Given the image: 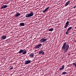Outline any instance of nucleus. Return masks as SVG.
Listing matches in <instances>:
<instances>
[{
	"label": "nucleus",
	"instance_id": "f257e3e1",
	"mask_svg": "<svg viewBox=\"0 0 76 76\" xmlns=\"http://www.w3.org/2000/svg\"><path fill=\"white\" fill-rule=\"evenodd\" d=\"M67 43L64 42L62 48V49H63L64 53H66L69 48V45L67 44Z\"/></svg>",
	"mask_w": 76,
	"mask_h": 76
},
{
	"label": "nucleus",
	"instance_id": "f03ea898",
	"mask_svg": "<svg viewBox=\"0 0 76 76\" xmlns=\"http://www.w3.org/2000/svg\"><path fill=\"white\" fill-rule=\"evenodd\" d=\"M34 16V12L32 11H31L30 14H27L26 16V18H29V17H32Z\"/></svg>",
	"mask_w": 76,
	"mask_h": 76
},
{
	"label": "nucleus",
	"instance_id": "7ed1b4c3",
	"mask_svg": "<svg viewBox=\"0 0 76 76\" xmlns=\"http://www.w3.org/2000/svg\"><path fill=\"white\" fill-rule=\"evenodd\" d=\"M22 53V54L23 55L26 54V50H25V51H24V50H23L21 49L18 52V53H19V54H20V53Z\"/></svg>",
	"mask_w": 76,
	"mask_h": 76
},
{
	"label": "nucleus",
	"instance_id": "20e7f679",
	"mask_svg": "<svg viewBox=\"0 0 76 76\" xmlns=\"http://www.w3.org/2000/svg\"><path fill=\"white\" fill-rule=\"evenodd\" d=\"M41 46H42V44H40L37 45L34 48L35 50H37V49H38V48H40V47H41Z\"/></svg>",
	"mask_w": 76,
	"mask_h": 76
},
{
	"label": "nucleus",
	"instance_id": "39448f33",
	"mask_svg": "<svg viewBox=\"0 0 76 76\" xmlns=\"http://www.w3.org/2000/svg\"><path fill=\"white\" fill-rule=\"evenodd\" d=\"M44 38H43V39H41L40 40V43H42V42H44L46 41L47 40V39H44Z\"/></svg>",
	"mask_w": 76,
	"mask_h": 76
},
{
	"label": "nucleus",
	"instance_id": "423d86ee",
	"mask_svg": "<svg viewBox=\"0 0 76 76\" xmlns=\"http://www.w3.org/2000/svg\"><path fill=\"white\" fill-rule=\"evenodd\" d=\"M7 38V36L5 35H3L1 37V39L2 40H3L6 39Z\"/></svg>",
	"mask_w": 76,
	"mask_h": 76
},
{
	"label": "nucleus",
	"instance_id": "0eeeda50",
	"mask_svg": "<svg viewBox=\"0 0 76 76\" xmlns=\"http://www.w3.org/2000/svg\"><path fill=\"white\" fill-rule=\"evenodd\" d=\"M7 5H3L2 6L1 8V9H5L6 7H7Z\"/></svg>",
	"mask_w": 76,
	"mask_h": 76
},
{
	"label": "nucleus",
	"instance_id": "6e6552de",
	"mask_svg": "<svg viewBox=\"0 0 76 76\" xmlns=\"http://www.w3.org/2000/svg\"><path fill=\"white\" fill-rule=\"evenodd\" d=\"M31 61V60H26L25 61V64H28L30 63Z\"/></svg>",
	"mask_w": 76,
	"mask_h": 76
},
{
	"label": "nucleus",
	"instance_id": "1a4fd4ad",
	"mask_svg": "<svg viewBox=\"0 0 76 76\" xmlns=\"http://www.w3.org/2000/svg\"><path fill=\"white\" fill-rule=\"evenodd\" d=\"M39 54H42V55H44L45 53H44V52H43V50H42L39 51Z\"/></svg>",
	"mask_w": 76,
	"mask_h": 76
},
{
	"label": "nucleus",
	"instance_id": "9d476101",
	"mask_svg": "<svg viewBox=\"0 0 76 76\" xmlns=\"http://www.w3.org/2000/svg\"><path fill=\"white\" fill-rule=\"evenodd\" d=\"M20 15V14L19 13H16L15 16V17H18Z\"/></svg>",
	"mask_w": 76,
	"mask_h": 76
},
{
	"label": "nucleus",
	"instance_id": "9b49d317",
	"mask_svg": "<svg viewBox=\"0 0 76 76\" xmlns=\"http://www.w3.org/2000/svg\"><path fill=\"white\" fill-rule=\"evenodd\" d=\"M70 1H69L67 2L65 4V6H67L69 5V4L70 3Z\"/></svg>",
	"mask_w": 76,
	"mask_h": 76
},
{
	"label": "nucleus",
	"instance_id": "f8f14e48",
	"mask_svg": "<svg viewBox=\"0 0 76 76\" xmlns=\"http://www.w3.org/2000/svg\"><path fill=\"white\" fill-rule=\"evenodd\" d=\"M50 8V7H47L46 9H45L43 11V13H45Z\"/></svg>",
	"mask_w": 76,
	"mask_h": 76
},
{
	"label": "nucleus",
	"instance_id": "ddd939ff",
	"mask_svg": "<svg viewBox=\"0 0 76 76\" xmlns=\"http://www.w3.org/2000/svg\"><path fill=\"white\" fill-rule=\"evenodd\" d=\"M30 57H31L32 58H33L34 57V54L33 53H31L30 54Z\"/></svg>",
	"mask_w": 76,
	"mask_h": 76
},
{
	"label": "nucleus",
	"instance_id": "4468645a",
	"mask_svg": "<svg viewBox=\"0 0 76 76\" xmlns=\"http://www.w3.org/2000/svg\"><path fill=\"white\" fill-rule=\"evenodd\" d=\"M20 25L22 26H25V24L23 23H20Z\"/></svg>",
	"mask_w": 76,
	"mask_h": 76
},
{
	"label": "nucleus",
	"instance_id": "2eb2a0df",
	"mask_svg": "<svg viewBox=\"0 0 76 76\" xmlns=\"http://www.w3.org/2000/svg\"><path fill=\"white\" fill-rule=\"evenodd\" d=\"M72 29V27H70L67 29V30L69 31H70Z\"/></svg>",
	"mask_w": 76,
	"mask_h": 76
},
{
	"label": "nucleus",
	"instance_id": "dca6fc26",
	"mask_svg": "<svg viewBox=\"0 0 76 76\" xmlns=\"http://www.w3.org/2000/svg\"><path fill=\"white\" fill-rule=\"evenodd\" d=\"M53 29H53V28H52L51 29H49L48 30V31H53Z\"/></svg>",
	"mask_w": 76,
	"mask_h": 76
},
{
	"label": "nucleus",
	"instance_id": "f3484780",
	"mask_svg": "<svg viewBox=\"0 0 76 76\" xmlns=\"http://www.w3.org/2000/svg\"><path fill=\"white\" fill-rule=\"evenodd\" d=\"M66 25L68 26L69 25V21H67L66 23Z\"/></svg>",
	"mask_w": 76,
	"mask_h": 76
},
{
	"label": "nucleus",
	"instance_id": "a211bd4d",
	"mask_svg": "<svg viewBox=\"0 0 76 76\" xmlns=\"http://www.w3.org/2000/svg\"><path fill=\"white\" fill-rule=\"evenodd\" d=\"M64 67H62V68H61L60 69V70H61L62 69H64Z\"/></svg>",
	"mask_w": 76,
	"mask_h": 76
},
{
	"label": "nucleus",
	"instance_id": "6ab92c4d",
	"mask_svg": "<svg viewBox=\"0 0 76 76\" xmlns=\"http://www.w3.org/2000/svg\"><path fill=\"white\" fill-rule=\"evenodd\" d=\"M66 72H62V75H66Z\"/></svg>",
	"mask_w": 76,
	"mask_h": 76
},
{
	"label": "nucleus",
	"instance_id": "aec40b11",
	"mask_svg": "<svg viewBox=\"0 0 76 76\" xmlns=\"http://www.w3.org/2000/svg\"><path fill=\"white\" fill-rule=\"evenodd\" d=\"M73 66H75V67H76V63H73Z\"/></svg>",
	"mask_w": 76,
	"mask_h": 76
},
{
	"label": "nucleus",
	"instance_id": "412c9836",
	"mask_svg": "<svg viewBox=\"0 0 76 76\" xmlns=\"http://www.w3.org/2000/svg\"><path fill=\"white\" fill-rule=\"evenodd\" d=\"M67 26H68V25H66L64 28H67Z\"/></svg>",
	"mask_w": 76,
	"mask_h": 76
},
{
	"label": "nucleus",
	"instance_id": "4be33fe9",
	"mask_svg": "<svg viewBox=\"0 0 76 76\" xmlns=\"http://www.w3.org/2000/svg\"><path fill=\"white\" fill-rule=\"evenodd\" d=\"M69 31H68V30H67V31L66 32V35H68Z\"/></svg>",
	"mask_w": 76,
	"mask_h": 76
},
{
	"label": "nucleus",
	"instance_id": "5701e85b",
	"mask_svg": "<svg viewBox=\"0 0 76 76\" xmlns=\"http://www.w3.org/2000/svg\"><path fill=\"white\" fill-rule=\"evenodd\" d=\"M13 67H12L11 68H10V70H12V69H13Z\"/></svg>",
	"mask_w": 76,
	"mask_h": 76
},
{
	"label": "nucleus",
	"instance_id": "b1692460",
	"mask_svg": "<svg viewBox=\"0 0 76 76\" xmlns=\"http://www.w3.org/2000/svg\"><path fill=\"white\" fill-rule=\"evenodd\" d=\"M76 6L73 7L74 9H75V8H76Z\"/></svg>",
	"mask_w": 76,
	"mask_h": 76
},
{
	"label": "nucleus",
	"instance_id": "393cba45",
	"mask_svg": "<svg viewBox=\"0 0 76 76\" xmlns=\"http://www.w3.org/2000/svg\"><path fill=\"white\" fill-rule=\"evenodd\" d=\"M64 66H65V65H64L62 66V67H64Z\"/></svg>",
	"mask_w": 76,
	"mask_h": 76
},
{
	"label": "nucleus",
	"instance_id": "a878e982",
	"mask_svg": "<svg viewBox=\"0 0 76 76\" xmlns=\"http://www.w3.org/2000/svg\"><path fill=\"white\" fill-rule=\"evenodd\" d=\"M75 28V29H76V27Z\"/></svg>",
	"mask_w": 76,
	"mask_h": 76
},
{
	"label": "nucleus",
	"instance_id": "bb28decb",
	"mask_svg": "<svg viewBox=\"0 0 76 76\" xmlns=\"http://www.w3.org/2000/svg\"><path fill=\"white\" fill-rule=\"evenodd\" d=\"M0 76H1V75H0Z\"/></svg>",
	"mask_w": 76,
	"mask_h": 76
}]
</instances>
